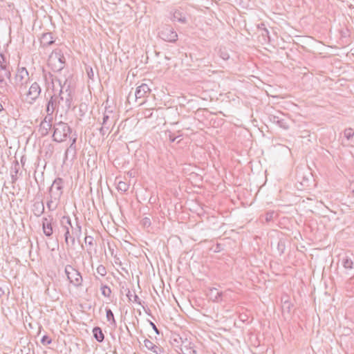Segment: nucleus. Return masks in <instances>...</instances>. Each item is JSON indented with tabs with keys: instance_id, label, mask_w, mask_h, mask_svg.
Segmentation results:
<instances>
[{
	"instance_id": "nucleus-58",
	"label": "nucleus",
	"mask_w": 354,
	"mask_h": 354,
	"mask_svg": "<svg viewBox=\"0 0 354 354\" xmlns=\"http://www.w3.org/2000/svg\"><path fill=\"white\" fill-rule=\"evenodd\" d=\"M3 111V105L0 103V113L2 112Z\"/></svg>"
},
{
	"instance_id": "nucleus-55",
	"label": "nucleus",
	"mask_w": 354,
	"mask_h": 354,
	"mask_svg": "<svg viewBox=\"0 0 354 354\" xmlns=\"http://www.w3.org/2000/svg\"><path fill=\"white\" fill-rule=\"evenodd\" d=\"M268 35H269L268 30L267 29H264L263 32L262 33V35L263 36L266 35V36H268V38H270Z\"/></svg>"
},
{
	"instance_id": "nucleus-29",
	"label": "nucleus",
	"mask_w": 354,
	"mask_h": 354,
	"mask_svg": "<svg viewBox=\"0 0 354 354\" xmlns=\"http://www.w3.org/2000/svg\"><path fill=\"white\" fill-rule=\"evenodd\" d=\"M342 263L343 266L346 269L351 270L353 268V262L352 259L348 256L344 257L342 258Z\"/></svg>"
},
{
	"instance_id": "nucleus-32",
	"label": "nucleus",
	"mask_w": 354,
	"mask_h": 354,
	"mask_svg": "<svg viewBox=\"0 0 354 354\" xmlns=\"http://www.w3.org/2000/svg\"><path fill=\"white\" fill-rule=\"evenodd\" d=\"M19 164L17 160H15L13 163L12 166L11 167L10 169V174H21V172L19 173Z\"/></svg>"
},
{
	"instance_id": "nucleus-57",
	"label": "nucleus",
	"mask_w": 354,
	"mask_h": 354,
	"mask_svg": "<svg viewBox=\"0 0 354 354\" xmlns=\"http://www.w3.org/2000/svg\"><path fill=\"white\" fill-rule=\"evenodd\" d=\"M4 295V290L0 287V297Z\"/></svg>"
},
{
	"instance_id": "nucleus-19",
	"label": "nucleus",
	"mask_w": 354,
	"mask_h": 354,
	"mask_svg": "<svg viewBox=\"0 0 354 354\" xmlns=\"http://www.w3.org/2000/svg\"><path fill=\"white\" fill-rule=\"evenodd\" d=\"M55 42L51 32L43 33L41 37V44L45 47L53 44Z\"/></svg>"
},
{
	"instance_id": "nucleus-56",
	"label": "nucleus",
	"mask_w": 354,
	"mask_h": 354,
	"mask_svg": "<svg viewBox=\"0 0 354 354\" xmlns=\"http://www.w3.org/2000/svg\"><path fill=\"white\" fill-rule=\"evenodd\" d=\"M71 141V144H73V145H76L77 138H73Z\"/></svg>"
},
{
	"instance_id": "nucleus-60",
	"label": "nucleus",
	"mask_w": 354,
	"mask_h": 354,
	"mask_svg": "<svg viewBox=\"0 0 354 354\" xmlns=\"http://www.w3.org/2000/svg\"><path fill=\"white\" fill-rule=\"evenodd\" d=\"M162 354H169L168 353H167L165 349L163 348V353H162Z\"/></svg>"
},
{
	"instance_id": "nucleus-45",
	"label": "nucleus",
	"mask_w": 354,
	"mask_h": 354,
	"mask_svg": "<svg viewBox=\"0 0 354 354\" xmlns=\"http://www.w3.org/2000/svg\"><path fill=\"white\" fill-rule=\"evenodd\" d=\"M47 115L45 116V118L43 120H46V122L47 124H51L53 121V113L51 112H46Z\"/></svg>"
},
{
	"instance_id": "nucleus-2",
	"label": "nucleus",
	"mask_w": 354,
	"mask_h": 354,
	"mask_svg": "<svg viewBox=\"0 0 354 354\" xmlns=\"http://www.w3.org/2000/svg\"><path fill=\"white\" fill-rule=\"evenodd\" d=\"M66 58L60 49L54 50L48 59V64L54 72H59L65 67Z\"/></svg>"
},
{
	"instance_id": "nucleus-21",
	"label": "nucleus",
	"mask_w": 354,
	"mask_h": 354,
	"mask_svg": "<svg viewBox=\"0 0 354 354\" xmlns=\"http://www.w3.org/2000/svg\"><path fill=\"white\" fill-rule=\"evenodd\" d=\"M11 72L10 68H7L5 70L0 71V87L2 88L4 86H7V82L5 81V77L10 79Z\"/></svg>"
},
{
	"instance_id": "nucleus-1",
	"label": "nucleus",
	"mask_w": 354,
	"mask_h": 354,
	"mask_svg": "<svg viewBox=\"0 0 354 354\" xmlns=\"http://www.w3.org/2000/svg\"><path fill=\"white\" fill-rule=\"evenodd\" d=\"M75 221V226H73L69 216H63L60 219V225L65 230L64 236L67 245L71 243V245L73 246L75 244V237L79 239L82 235V226L77 217Z\"/></svg>"
},
{
	"instance_id": "nucleus-34",
	"label": "nucleus",
	"mask_w": 354,
	"mask_h": 354,
	"mask_svg": "<svg viewBox=\"0 0 354 354\" xmlns=\"http://www.w3.org/2000/svg\"><path fill=\"white\" fill-rule=\"evenodd\" d=\"M117 189H118V191L125 192L129 189V185L125 182L120 181L118 184Z\"/></svg>"
},
{
	"instance_id": "nucleus-3",
	"label": "nucleus",
	"mask_w": 354,
	"mask_h": 354,
	"mask_svg": "<svg viewBox=\"0 0 354 354\" xmlns=\"http://www.w3.org/2000/svg\"><path fill=\"white\" fill-rule=\"evenodd\" d=\"M72 129L68 124L64 122H59L53 125V140L57 142L66 140L71 133Z\"/></svg>"
},
{
	"instance_id": "nucleus-26",
	"label": "nucleus",
	"mask_w": 354,
	"mask_h": 354,
	"mask_svg": "<svg viewBox=\"0 0 354 354\" xmlns=\"http://www.w3.org/2000/svg\"><path fill=\"white\" fill-rule=\"evenodd\" d=\"M353 277H350L348 281L345 284V289L346 292V295L348 297H353L354 294L353 290V283L352 282Z\"/></svg>"
},
{
	"instance_id": "nucleus-7",
	"label": "nucleus",
	"mask_w": 354,
	"mask_h": 354,
	"mask_svg": "<svg viewBox=\"0 0 354 354\" xmlns=\"http://www.w3.org/2000/svg\"><path fill=\"white\" fill-rule=\"evenodd\" d=\"M30 80L29 73L25 67L18 68L15 76V86L21 88H26Z\"/></svg>"
},
{
	"instance_id": "nucleus-50",
	"label": "nucleus",
	"mask_w": 354,
	"mask_h": 354,
	"mask_svg": "<svg viewBox=\"0 0 354 354\" xmlns=\"http://www.w3.org/2000/svg\"><path fill=\"white\" fill-rule=\"evenodd\" d=\"M11 179H12V183L14 184L17 182L18 179V174H11Z\"/></svg>"
},
{
	"instance_id": "nucleus-9",
	"label": "nucleus",
	"mask_w": 354,
	"mask_h": 354,
	"mask_svg": "<svg viewBox=\"0 0 354 354\" xmlns=\"http://www.w3.org/2000/svg\"><path fill=\"white\" fill-rule=\"evenodd\" d=\"M151 92V89L149 86L145 83H142L136 88L133 97L136 98V101L140 100L141 101L139 104H142L145 102V99L149 96Z\"/></svg>"
},
{
	"instance_id": "nucleus-38",
	"label": "nucleus",
	"mask_w": 354,
	"mask_h": 354,
	"mask_svg": "<svg viewBox=\"0 0 354 354\" xmlns=\"http://www.w3.org/2000/svg\"><path fill=\"white\" fill-rule=\"evenodd\" d=\"M51 342L52 339L48 335H45L41 339V343L44 346L48 345L51 344Z\"/></svg>"
},
{
	"instance_id": "nucleus-42",
	"label": "nucleus",
	"mask_w": 354,
	"mask_h": 354,
	"mask_svg": "<svg viewBox=\"0 0 354 354\" xmlns=\"http://www.w3.org/2000/svg\"><path fill=\"white\" fill-rule=\"evenodd\" d=\"M110 127H111V124H109V126L102 125V127L99 129L100 133L102 136H104L107 133V131H109Z\"/></svg>"
},
{
	"instance_id": "nucleus-63",
	"label": "nucleus",
	"mask_w": 354,
	"mask_h": 354,
	"mask_svg": "<svg viewBox=\"0 0 354 354\" xmlns=\"http://www.w3.org/2000/svg\"><path fill=\"white\" fill-rule=\"evenodd\" d=\"M1 60L0 59V62H1Z\"/></svg>"
},
{
	"instance_id": "nucleus-53",
	"label": "nucleus",
	"mask_w": 354,
	"mask_h": 354,
	"mask_svg": "<svg viewBox=\"0 0 354 354\" xmlns=\"http://www.w3.org/2000/svg\"><path fill=\"white\" fill-rule=\"evenodd\" d=\"M20 161H21V163L22 167H24L25 163H26V156H24H24H22L21 157V160H20Z\"/></svg>"
},
{
	"instance_id": "nucleus-22",
	"label": "nucleus",
	"mask_w": 354,
	"mask_h": 354,
	"mask_svg": "<svg viewBox=\"0 0 354 354\" xmlns=\"http://www.w3.org/2000/svg\"><path fill=\"white\" fill-rule=\"evenodd\" d=\"M60 84V86H61V89L59 91H63V94L64 95H66L68 94V95L70 97H73V89L71 86V84L70 82H68L67 80H66L64 82L63 84H61V82L59 83Z\"/></svg>"
},
{
	"instance_id": "nucleus-36",
	"label": "nucleus",
	"mask_w": 354,
	"mask_h": 354,
	"mask_svg": "<svg viewBox=\"0 0 354 354\" xmlns=\"http://www.w3.org/2000/svg\"><path fill=\"white\" fill-rule=\"evenodd\" d=\"M53 201H55L54 198H52L50 196V199L47 201V204H46L47 208L50 212H53V211L55 210L57 207V205H54L53 204Z\"/></svg>"
},
{
	"instance_id": "nucleus-30",
	"label": "nucleus",
	"mask_w": 354,
	"mask_h": 354,
	"mask_svg": "<svg viewBox=\"0 0 354 354\" xmlns=\"http://www.w3.org/2000/svg\"><path fill=\"white\" fill-rule=\"evenodd\" d=\"M101 293L105 297H110L111 294V288L104 284H102L100 287Z\"/></svg>"
},
{
	"instance_id": "nucleus-17",
	"label": "nucleus",
	"mask_w": 354,
	"mask_h": 354,
	"mask_svg": "<svg viewBox=\"0 0 354 354\" xmlns=\"http://www.w3.org/2000/svg\"><path fill=\"white\" fill-rule=\"evenodd\" d=\"M185 337L181 336L178 334H174L171 335L170 338V343L173 347H174L177 351H180V347L182 346L183 342L184 341Z\"/></svg>"
},
{
	"instance_id": "nucleus-41",
	"label": "nucleus",
	"mask_w": 354,
	"mask_h": 354,
	"mask_svg": "<svg viewBox=\"0 0 354 354\" xmlns=\"http://www.w3.org/2000/svg\"><path fill=\"white\" fill-rule=\"evenodd\" d=\"M141 224L145 227H149L151 224L150 218L148 217L143 218L141 220Z\"/></svg>"
},
{
	"instance_id": "nucleus-25",
	"label": "nucleus",
	"mask_w": 354,
	"mask_h": 354,
	"mask_svg": "<svg viewBox=\"0 0 354 354\" xmlns=\"http://www.w3.org/2000/svg\"><path fill=\"white\" fill-rule=\"evenodd\" d=\"M354 136V131L353 129L349 128L344 130V139L342 140V144L344 145H348V141L351 139Z\"/></svg>"
},
{
	"instance_id": "nucleus-35",
	"label": "nucleus",
	"mask_w": 354,
	"mask_h": 354,
	"mask_svg": "<svg viewBox=\"0 0 354 354\" xmlns=\"http://www.w3.org/2000/svg\"><path fill=\"white\" fill-rule=\"evenodd\" d=\"M286 248L284 241L280 239L277 243V250L279 254L281 255L284 252Z\"/></svg>"
},
{
	"instance_id": "nucleus-28",
	"label": "nucleus",
	"mask_w": 354,
	"mask_h": 354,
	"mask_svg": "<svg viewBox=\"0 0 354 354\" xmlns=\"http://www.w3.org/2000/svg\"><path fill=\"white\" fill-rule=\"evenodd\" d=\"M106 317L107 321L109 322L111 324L113 325L114 326H116V321L115 319L113 313L109 308H106Z\"/></svg>"
},
{
	"instance_id": "nucleus-16",
	"label": "nucleus",
	"mask_w": 354,
	"mask_h": 354,
	"mask_svg": "<svg viewBox=\"0 0 354 354\" xmlns=\"http://www.w3.org/2000/svg\"><path fill=\"white\" fill-rule=\"evenodd\" d=\"M144 345L148 350L153 352V354H162V353H163L162 347L156 345L148 339L144 340Z\"/></svg>"
},
{
	"instance_id": "nucleus-12",
	"label": "nucleus",
	"mask_w": 354,
	"mask_h": 354,
	"mask_svg": "<svg viewBox=\"0 0 354 354\" xmlns=\"http://www.w3.org/2000/svg\"><path fill=\"white\" fill-rule=\"evenodd\" d=\"M53 217L50 214L42 218V230L44 234L48 237L53 234Z\"/></svg>"
},
{
	"instance_id": "nucleus-44",
	"label": "nucleus",
	"mask_w": 354,
	"mask_h": 354,
	"mask_svg": "<svg viewBox=\"0 0 354 354\" xmlns=\"http://www.w3.org/2000/svg\"><path fill=\"white\" fill-rule=\"evenodd\" d=\"M86 71L88 78L93 80L94 78V72L93 71V68L90 66H88L86 67Z\"/></svg>"
},
{
	"instance_id": "nucleus-27",
	"label": "nucleus",
	"mask_w": 354,
	"mask_h": 354,
	"mask_svg": "<svg viewBox=\"0 0 354 354\" xmlns=\"http://www.w3.org/2000/svg\"><path fill=\"white\" fill-rule=\"evenodd\" d=\"M292 304L288 299L284 301L282 300L281 309L283 313H286L288 314H290L292 310Z\"/></svg>"
},
{
	"instance_id": "nucleus-54",
	"label": "nucleus",
	"mask_w": 354,
	"mask_h": 354,
	"mask_svg": "<svg viewBox=\"0 0 354 354\" xmlns=\"http://www.w3.org/2000/svg\"><path fill=\"white\" fill-rule=\"evenodd\" d=\"M128 291H127V297H128L129 299V301H131V297H132V295L131 293V291L129 289H127Z\"/></svg>"
},
{
	"instance_id": "nucleus-20",
	"label": "nucleus",
	"mask_w": 354,
	"mask_h": 354,
	"mask_svg": "<svg viewBox=\"0 0 354 354\" xmlns=\"http://www.w3.org/2000/svg\"><path fill=\"white\" fill-rule=\"evenodd\" d=\"M52 127V124H47L46 122V120H43L40 124H39V132L40 133V135L42 136V137H44L46 136H47L49 133V131L50 130Z\"/></svg>"
},
{
	"instance_id": "nucleus-18",
	"label": "nucleus",
	"mask_w": 354,
	"mask_h": 354,
	"mask_svg": "<svg viewBox=\"0 0 354 354\" xmlns=\"http://www.w3.org/2000/svg\"><path fill=\"white\" fill-rule=\"evenodd\" d=\"M223 295V292H218V290L215 288H209L207 292V296L209 297V299L214 302H219L222 301Z\"/></svg>"
},
{
	"instance_id": "nucleus-49",
	"label": "nucleus",
	"mask_w": 354,
	"mask_h": 354,
	"mask_svg": "<svg viewBox=\"0 0 354 354\" xmlns=\"http://www.w3.org/2000/svg\"><path fill=\"white\" fill-rule=\"evenodd\" d=\"M149 324L150 326L152 327V328L153 329V330L155 331V333L157 334V335H159L160 334V330L158 329L157 326H156V324L152 322L151 321H149Z\"/></svg>"
},
{
	"instance_id": "nucleus-13",
	"label": "nucleus",
	"mask_w": 354,
	"mask_h": 354,
	"mask_svg": "<svg viewBox=\"0 0 354 354\" xmlns=\"http://www.w3.org/2000/svg\"><path fill=\"white\" fill-rule=\"evenodd\" d=\"M46 111L51 113L56 111L57 113L61 112L60 102H58L55 94L51 95L47 101Z\"/></svg>"
},
{
	"instance_id": "nucleus-4",
	"label": "nucleus",
	"mask_w": 354,
	"mask_h": 354,
	"mask_svg": "<svg viewBox=\"0 0 354 354\" xmlns=\"http://www.w3.org/2000/svg\"><path fill=\"white\" fill-rule=\"evenodd\" d=\"M158 37L162 40L170 43H175L178 40L176 31L169 24H165L160 27Z\"/></svg>"
},
{
	"instance_id": "nucleus-62",
	"label": "nucleus",
	"mask_w": 354,
	"mask_h": 354,
	"mask_svg": "<svg viewBox=\"0 0 354 354\" xmlns=\"http://www.w3.org/2000/svg\"><path fill=\"white\" fill-rule=\"evenodd\" d=\"M26 354H34V353H26Z\"/></svg>"
},
{
	"instance_id": "nucleus-61",
	"label": "nucleus",
	"mask_w": 354,
	"mask_h": 354,
	"mask_svg": "<svg viewBox=\"0 0 354 354\" xmlns=\"http://www.w3.org/2000/svg\"><path fill=\"white\" fill-rule=\"evenodd\" d=\"M131 97V93H130L129 94L128 99H130V97Z\"/></svg>"
},
{
	"instance_id": "nucleus-11",
	"label": "nucleus",
	"mask_w": 354,
	"mask_h": 354,
	"mask_svg": "<svg viewBox=\"0 0 354 354\" xmlns=\"http://www.w3.org/2000/svg\"><path fill=\"white\" fill-rule=\"evenodd\" d=\"M177 352L180 354H198L194 344L186 337L184 338L180 351H177Z\"/></svg>"
},
{
	"instance_id": "nucleus-40",
	"label": "nucleus",
	"mask_w": 354,
	"mask_h": 354,
	"mask_svg": "<svg viewBox=\"0 0 354 354\" xmlns=\"http://www.w3.org/2000/svg\"><path fill=\"white\" fill-rule=\"evenodd\" d=\"M275 214L274 211L268 212L265 215V220L266 222H270L273 219V217Z\"/></svg>"
},
{
	"instance_id": "nucleus-15",
	"label": "nucleus",
	"mask_w": 354,
	"mask_h": 354,
	"mask_svg": "<svg viewBox=\"0 0 354 354\" xmlns=\"http://www.w3.org/2000/svg\"><path fill=\"white\" fill-rule=\"evenodd\" d=\"M45 210L44 202L42 201H35L32 205V212L36 217H40Z\"/></svg>"
},
{
	"instance_id": "nucleus-31",
	"label": "nucleus",
	"mask_w": 354,
	"mask_h": 354,
	"mask_svg": "<svg viewBox=\"0 0 354 354\" xmlns=\"http://www.w3.org/2000/svg\"><path fill=\"white\" fill-rule=\"evenodd\" d=\"M114 120V117L106 115H103L102 125L109 126V124H111V126L113 124Z\"/></svg>"
},
{
	"instance_id": "nucleus-33",
	"label": "nucleus",
	"mask_w": 354,
	"mask_h": 354,
	"mask_svg": "<svg viewBox=\"0 0 354 354\" xmlns=\"http://www.w3.org/2000/svg\"><path fill=\"white\" fill-rule=\"evenodd\" d=\"M1 61L0 62V71L5 70L7 68H10L9 65L6 63V57L3 54L0 53Z\"/></svg>"
},
{
	"instance_id": "nucleus-48",
	"label": "nucleus",
	"mask_w": 354,
	"mask_h": 354,
	"mask_svg": "<svg viewBox=\"0 0 354 354\" xmlns=\"http://www.w3.org/2000/svg\"><path fill=\"white\" fill-rule=\"evenodd\" d=\"M105 115L113 117V111L110 109V107H105V111L104 112L103 115Z\"/></svg>"
},
{
	"instance_id": "nucleus-46",
	"label": "nucleus",
	"mask_w": 354,
	"mask_h": 354,
	"mask_svg": "<svg viewBox=\"0 0 354 354\" xmlns=\"http://www.w3.org/2000/svg\"><path fill=\"white\" fill-rule=\"evenodd\" d=\"M84 241L88 245H93V237L91 236H86Z\"/></svg>"
},
{
	"instance_id": "nucleus-37",
	"label": "nucleus",
	"mask_w": 354,
	"mask_h": 354,
	"mask_svg": "<svg viewBox=\"0 0 354 354\" xmlns=\"http://www.w3.org/2000/svg\"><path fill=\"white\" fill-rule=\"evenodd\" d=\"M69 153H72L73 156H75L76 153V145H73V144H71L68 148L66 150L65 156L67 158L68 154Z\"/></svg>"
},
{
	"instance_id": "nucleus-5",
	"label": "nucleus",
	"mask_w": 354,
	"mask_h": 354,
	"mask_svg": "<svg viewBox=\"0 0 354 354\" xmlns=\"http://www.w3.org/2000/svg\"><path fill=\"white\" fill-rule=\"evenodd\" d=\"M65 273L71 283L75 287H80L82 284V277L81 273L71 265L65 267Z\"/></svg>"
},
{
	"instance_id": "nucleus-24",
	"label": "nucleus",
	"mask_w": 354,
	"mask_h": 354,
	"mask_svg": "<svg viewBox=\"0 0 354 354\" xmlns=\"http://www.w3.org/2000/svg\"><path fill=\"white\" fill-rule=\"evenodd\" d=\"M171 19L174 21H178L181 24H185L187 21L185 15H183V13L180 10H176L173 13Z\"/></svg>"
},
{
	"instance_id": "nucleus-59",
	"label": "nucleus",
	"mask_w": 354,
	"mask_h": 354,
	"mask_svg": "<svg viewBox=\"0 0 354 354\" xmlns=\"http://www.w3.org/2000/svg\"><path fill=\"white\" fill-rule=\"evenodd\" d=\"M126 328H127L128 333L131 335L130 330H129V327L127 326H126Z\"/></svg>"
},
{
	"instance_id": "nucleus-47",
	"label": "nucleus",
	"mask_w": 354,
	"mask_h": 354,
	"mask_svg": "<svg viewBox=\"0 0 354 354\" xmlns=\"http://www.w3.org/2000/svg\"><path fill=\"white\" fill-rule=\"evenodd\" d=\"M166 134L168 135L169 140V141L171 142H174L176 140V138H177L176 136H174V133H172L171 131H168V132L166 133Z\"/></svg>"
},
{
	"instance_id": "nucleus-8",
	"label": "nucleus",
	"mask_w": 354,
	"mask_h": 354,
	"mask_svg": "<svg viewBox=\"0 0 354 354\" xmlns=\"http://www.w3.org/2000/svg\"><path fill=\"white\" fill-rule=\"evenodd\" d=\"M41 93V88L40 85L37 82H33L26 93L28 103L30 104H34L39 99Z\"/></svg>"
},
{
	"instance_id": "nucleus-23",
	"label": "nucleus",
	"mask_w": 354,
	"mask_h": 354,
	"mask_svg": "<svg viewBox=\"0 0 354 354\" xmlns=\"http://www.w3.org/2000/svg\"><path fill=\"white\" fill-rule=\"evenodd\" d=\"M93 335L96 341L99 343L103 342L104 340V335L102 332V330L99 326H95L93 328Z\"/></svg>"
},
{
	"instance_id": "nucleus-51",
	"label": "nucleus",
	"mask_w": 354,
	"mask_h": 354,
	"mask_svg": "<svg viewBox=\"0 0 354 354\" xmlns=\"http://www.w3.org/2000/svg\"><path fill=\"white\" fill-rule=\"evenodd\" d=\"M222 245L221 243H216V247L214 248V252H219L222 250Z\"/></svg>"
},
{
	"instance_id": "nucleus-43",
	"label": "nucleus",
	"mask_w": 354,
	"mask_h": 354,
	"mask_svg": "<svg viewBox=\"0 0 354 354\" xmlns=\"http://www.w3.org/2000/svg\"><path fill=\"white\" fill-rule=\"evenodd\" d=\"M220 56L224 60H227L230 58V55L225 50H223L222 49L219 50Z\"/></svg>"
},
{
	"instance_id": "nucleus-39",
	"label": "nucleus",
	"mask_w": 354,
	"mask_h": 354,
	"mask_svg": "<svg viewBox=\"0 0 354 354\" xmlns=\"http://www.w3.org/2000/svg\"><path fill=\"white\" fill-rule=\"evenodd\" d=\"M97 272L101 276L104 277L106 274V269L104 266L100 265L97 268Z\"/></svg>"
},
{
	"instance_id": "nucleus-52",
	"label": "nucleus",
	"mask_w": 354,
	"mask_h": 354,
	"mask_svg": "<svg viewBox=\"0 0 354 354\" xmlns=\"http://www.w3.org/2000/svg\"><path fill=\"white\" fill-rule=\"evenodd\" d=\"M133 301L137 303L139 305H142L141 300L140 299V298L138 297V296L136 294H134Z\"/></svg>"
},
{
	"instance_id": "nucleus-14",
	"label": "nucleus",
	"mask_w": 354,
	"mask_h": 354,
	"mask_svg": "<svg viewBox=\"0 0 354 354\" xmlns=\"http://www.w3.org/2000/svg\"><path fill=\"white\" fill-rule=\"evenodd\" d=\"M270 120L277 124L281 128L287 130L289 129L288 120L285 118H281L279 115H270L269 116Z\"/></svg>"
},
{
	"instance_id": "nucleus-6",
	"label": "nucleus",
	"mask_w": 354,
	"mask_h": 354,
	"mask_svg": "<svg viewBox=\"0 0 354 354\" xmlns=\"http://www.w3.org/2000/svg\"><path fill=\"white\" fill-rule=\"evenodd\" d=\"M64 189V180L62 178H56L49 187L50 196L55 201H59Z\"/></svg>"
},
{
	"instance_id": "nucleus-10",
	"label": "nucleus",
	"mask_w": 354,
	"mask_h": 354,
	"mask_svg": "<svg viewBox=\"0 0 354 354\" xmlns=\"http://www.w3.org/2000/svg\"><path fill=\"white\" fill-rule=\"evenodd\" d=\"M58 102H60L61 113H67L72 106L73 97L68 95H64L63 91H59L58 95H56Z\"/></svg>"
}]
</instances>
